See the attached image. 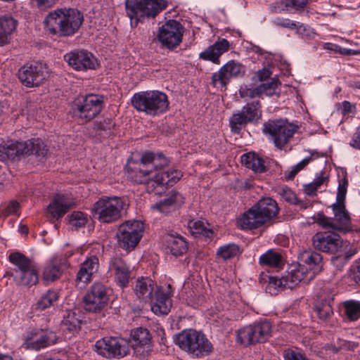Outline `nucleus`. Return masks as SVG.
Segmentation results:
<instances>
[{
  "mask_svg": "<svg viewBox=\"0 0 360 360\" xmlns=\"http://www.w3.org/2000/svg\"><path fill=\"white\" fill-rule=\"evenodd\" d=\"M347 186V181L346 179H344L342 184H339L336 202L331 205L334 214L333 218L326 217L323 213L317 214L316 222L323 229L343 233L352 230L351 218L345 205Z\"/></svg>",
  "mask_w": 360,
  "mask_h": 360,
  "instance_id": "1",
  "label": "nucleus"
},
{
  "mask_svg": "<svg viewBox=\"0 0 360 360\" xmlns=\"http://www.w3.org/2000/svg\"><path fill=\"white\" fill-rule=\"evenodd\" d=\"M83 15L75 8H60L50 13L45 18L46 30L60 36L74 34L82 25Z\"/></svg>",
  "mask_w": 360,
  "mask_h": 360,
  "instance_id": "2",
  "label": "nucleus"
},
{
  "mask_svg": "<svg viewBox=\"0 0 360 360\" xmlns=\"http://www.w3.org/2000/svg\"><path fill=\"white\" fill-rule=\"evenodd\" d=\"M278 213L276 202L271 198H263L238 219L243 229H254L270 222Z\"/></svg>",
  "mask_w": 360,
  "mask_h": 360,
  "instance_id": "3",
  "label": "nucleus"
},
{
  "mask_svg": "<svg viewBox=\"0 0 360 360\" xmlns=\"http://www.w3.org/2000/svg\"><path fill=\"white\" fill-rule=\"evenodd\" d=\"M167 165V159L162 154L144 153L139 162L128 166V178L134 183L144 184L153 180V174Z\"/></svg>",
  "mask_w": 360,
  "mask_h": 360,
  "instance_id": "4",
  "label": "nucleus"
},
{
  "mask_svg": "<svg viewBox=\"0 0 360 360\" xmlns=\"http://www.w3.org/2000/svg\"><path fill=\"white\" fill-rule=\"evenodd\" d=\"M131 102L136 110L152 116L166 112L169 107L167 95L158 91L136 93L131 98Z\"/></svg>",
  "mask_w": 360,
  "mask_h": 360,
  "instance_id": "5",
  "label": "nucleus"
},
{
  "mask_svg": "<svg viewBox=\"0 0 360 360\" xmlns=\"http://www.w3.org/2000/svg\"><path fill=\"white\" fill-rule=\"evenodd\" d=\"M174 341L182 350L198 358L209 354L212 349V345L205 336L192 329L183 330Z\"/></svg>",
  "mask_w": 360,
  "mask_h": 360,
  "instance_id": "6",
  "label": "nucleus"
},
{
  "mask_svg": "<svg viewBox=\"0 0 360 360\" xmlns=\"http://www.w3.org/2000/svg\"><path fill=\"white\" fill-rule=\"evenodd\" d=\"M127 206L124 198L117 196L103 197L94 204V211L101 222L110 224L122 217Z\"/></svg>",
  "mask_w": 360,
  "mask_h": 360,
  "instance_id": "7",
  "label": "nucleus"
},
{
  "mask_svg": "<svg viewBox=\"0 0 360 360\" xmlns=\"http://www.w3.org/2000/svg\"><path fill=\"white\" fill-rule=\"evenodd\" d=\"M125 5L131 23L135 26L145 17L154 18L167 6L164 0H126Z\"/></svg>",
  "mask_w": 360,
  "mask_h": 360,
  "instance_id": "8",
  "label": "nucleus"
},
{
  "mask_svg": "<svg viewBox=\"0 0 360 360\" xmlns=\"http://www.w3.org/2000/svg\"><path fill=\"white\" fill-rule=\"evenodd\" d=\"M297 126L287 120H269L263 125V133L269 135L276 147L282 149L292 139Z\"/></svg>",
  "mask_w": 360,
  "mask_h": 360,
  "instance_id": "9",
  "label": "nucleus"
},
{
  "mask_svg": "<svg viewBox=\"0 0 360 360\" xmlns=\"http://www.w3.org/2000/svg\"><path fill=\"white\" fill-rule=\"evenodd\" d=\"M103 103V98L98 95L89 94L77 97L72 104L73 114L84 122H89L101 112Z\"/></svg>",
  "mask_w": 360,
  "mask_h": 360,
  "instance_id": "10",
  "label": "nucleus"
},
{
  "mask_svg": "<svg viewBox=\"0 0 360 360\" xmlns=\"http://www.w3.org/2000/svg\"><path fill=\"white\" fill-rule=\"evenodd\" d=\"M143 229L141 221H127L122 224L116 234L119 246L128 251L134 249L139 243Z\"/></svg>",
  "mask_w": 360,
  "mask_h": 360,
  "instance_id": "11",
  "label": "nucleus"
},
{
  "mask_svg": "<svg viewBox=\"0 0 360 360\" xmlns=\"http://www.w3.org/2000/svg\"><path fill=\"white\" fill-rule=\"evenodd\" d=\"M313 272H307V268L301 264L292 265L288 274L281 278L269 277V285L274 288H295L300 282L309 283L313 279Z\"/></svg>",
  "mask_w": 360,
  "mask_h": 360,
  "instance_id": "12",
  "label": "nucleus"
},
{
  "mask_svg": "<svg viewBox=\"0 0 360 360\" xmlns=\"http://www.w3.org/2000/svg\"><path fill=\"white\" fill-rule=\"evenodd\" d=\"M271 325L262 321L240 329L237 333V341L245 346L265 342L271 335Z\"/></svg>",
  "mask_w": 360,
  "mask_h": 360,
  "instance_id": "13",
  "label": "nucleus"
},
{
  "mask_svg": "<svg viewBox=\"0 0 360 360\" xmlns=\"http://www.w3.org/2000/svg\"><path fill=\"white\" fill-rule=\"evenodd\" d=\"M95 350L106 358L123 357L129 352V343L122 338L105 337L98 340Z\"/></svg>",
  "mask_w": 360,
  "mask_h": 360,
  "instance_id": "14",
  "label": "nucleus"
},
{
  "mask_svg": "<svg viewBox=\"0 0 360 360\" xmlns=\"http://www.w3.org/2000/svg\"><path fill=\"white\" fill-rule=\"evenodd\" d=\"M49 75L46 64L34 62L23 65L18 71L20 82L27 87L38 86Z\"/></svg>",
  "mask_w": 360,
  "mask_h": 360,
  "instance_id": "15",
  "label": "nucleus"
},
{
  "mask_svg": "<svg viewBox=\"0 0 360 360\" xmlns=\"http://www.w3.org/2000/svg\"><path fill=\"white\" fill-rule=\"evenodd\" d=\"M184 27L175 20H169L158 30V39L163 46L172 49L182 41Z\"/></svg>",
  "mask_w": 360,
  "mask_h": 360,
  "instance_id": "16",
  "label": "nucleus"
},
{
  "mask_svg": "<svg viewBox=\"0 0 360 360\" xmlns=\"http://www.w3.org/2000/svg\"><path fill=\"white\" fill-rule=\"evenodd\" d=\"M245 72V68L242 64L235 60H230L224 65L217 72L212 75L211 83L217 89H226L231 78L241 77Z\"/></svg>",
  "mask_w": 360,
  "mask_h": 360,
  "instance_id": "17",
  "label": "nucleus"
},
{
  "mask_svg": "<svg viewBox=\"0 0 360 360\" xmlns=\"http://www.w3.org/2000/svg\"><path fill=\"white\" fill-rule=\"evenodd\" d=\"M64 59L69 66L78 71L94 70L98 66L97 59L85 50L69 52L64 56Z\"/></svg>",
  "mask_w": 360,
  "mask_h": 360,
  "instance_id": "18",
  "label": "nucleus"
},
{
  "mask_svg": "<svg viewBox=\"0 0 360 360\" xmlns=\"http://www.w3.org/2000/svg\"><path fill=\"white\" fill-rule=\"evenodd\" d=\"M83 300L85 310L91 312L101 311L108 300L105 286L101 283H94Z\"/></svg>",
  "mask_w": 360,
  "mask_h": 360,
  "instance_id": "19",
  "label": "nucleus"
},
{
  "mask_svg": "<svg viewBox=\"0 0 360 360\" xmlns=\"http://www.w3.org/2000/svg\"><path fill=\"white\" fill-rule=\"evenodd\" d=\"M312 242L316 249L330 253L338 252L342 245L340 236L335 233H316Z\"/></svg>",
  "mask_w": 360,
  "mask_h": 360,
  "instance_id": "20",
  "label": "nucleus"
},
{
  "mask_svg": "<svg viewBox=\"0 0 360 360\" xmlns=\"http://www.w3.org/2000/svg\"><path fill=\"white\" fill-rule=\"evenodd\" d=\"M99 267L98 259L96 256L87 258L82 263L75 278L76 287L84 288L92 279V276L98 271Z\"/></svg>",
  "mask_w": 360,
  "mask_h": 360,
  "instance_id": "21",
  "label": "nucleus"
},
{
  "mask_svg": "<svg viewBox=\"0 0 360 360\" xmlns=\"http://www.w3.org/2000/svg\"><path fill=\"white\" fill-rule=\"evenodd\" d=\"M108 272L120 287L127 286L130 271L129 267L122 259L119 257L112 259L109 262Z\"/></svg>",
  "mask_w": 360,
  "mask_h": 360,
  "instance_id": "22",
  "label": "nucleus"
},
{
  "mask_svg": "<svg viewBox=\"0 0 360 360\" xmlns=\"http://www.w3.org/2000/svg\"><path fill=\"white\" fill-rule=\"evenodd\" d=\"M299 264L307 269V272H313V278L319 273L323 266L321 255L310 249L300 251L298 255Z\"/></svg>",
  "mask_w": 360,
  "mask_h": 360,
  "instance_id": "23",
  "label": "nucleus"
},
{
  "mask_svg": "<svg viewBox=\"0 0 360 360\" xmlns=\"http://www.w3.org/2000/svg\"><path fill=\"white\" fill-rule=\"evenodd\" d=\"M160 288L151 278L141 277L136 281L134 292L139 300L148 303L153 300V297L155 295L156 291H158Z\"/></svg>",
  "mask_w": 360,
  "mask_h": 360,
  "instance_id": "24",
  "label": "nucleus"
},
{
  "mask_svg": "<svg viewBox=\"0 0 360 360\" xmlns=\"http://www.w3.org/2000/svg\"><path fill=\"white\" fill-rule=\"evenodd\" d=\"M183 202L184 198L181 194L176 191H171L167 194L164 200L152 205V208L160 213L169 214L174 211Z\"/></svg>",
  "mask_w": 360,
  "mask_h": 360,
  "instance_id": "25",
  "label": "nucleus"
},
{
  "mask_svg": "<svg viewBox=\"0 0 360 360\" xmlns=\"http://www.w3.org/2000/svg\"><path fill=\"white\" fill-rule=\"evenodd\" d=\"M230 44L225 39H219L200 53V58L219 64V57L229 49Z\"/></svg>",
  "mask_w": 360,
  "mask_h": 360,
  "instance_id": "26",
  "label": "nucleus"
},
{
  "mask_svg": "<svg viewBox=\"0 0 360 360\" xmlns=\"http://www.w3.org/2000/svg\"><path fill=\"white\" fill-rule=\"evenodd\" d=\"M8 259L15 266V268L11 269L10 272H6V275L13 277V280L21 276L25 270L31 268L34 265V263L28 257L18 252L11 253Z\"/></svg>",
  "mask_w": 360,
  "mask_h": 360,
  "instance_id": "27",
  "label": "nucleus"
},
{
  "mask_svg": "<svg viewBox=\"0 0 360 360\" xmlns=\"http://www.w3.org/2000/svg\"><path fill=\"white\" fill-rule=\"evenodd\" d=\"M24 142L8 141L0 144V160L6 161L13 160L16 156L27 154Z\"/></svg>",
  "mask_w": 360,
  "mask_h": 360,
  "instance_id": "28",
  "label": "nucleus"
},
{
  "mask_svg": "<svg viewBox=\"0 0 360 360\" xmlns=\"http://www.w3.org/2000/svg\"><path fill=\"white\" fill-rule=\"evenodd\" d=\"M148 303L150 304L153 312L158 315L167 314L172 307L169 295L165 292L162 288L156 291L155 295L153 297V300Z\"/></svg>",
  "mask_w": 360,
  "mask_h": 360,
  "instance_id": "29",
  "label": "nucleus"
},
{
  "mask_svg": "<svg viewBox=\"0 0 360 360\" xmlns=\"http://www.w3.org/2000/svg\"><path fill=\"white\" fill-rule=\"evenodd\" d=\"M72 202L63 195H57L48 207L49 212L53 218L62 217L72 207Z\"/></svg>",
  "mask_w": 360,
  "mask_h": 360,
  "instance_id": "30",
  "label": "nucleus"
},
{
  "mask_svg": "<svg viewBox=\"0 0 360 360\" xmlns=\"http://www.w3.org/2000/svg\"><path fill=\"white\" fill-rule=\"evenodd\" d=\"M56 335L53 332H48L34 339H27L23 344L25 348L38 351L56 342Z\"/></svg>",
  "mask_w": 360,
  "mask_h": 360,
  "instance_id": "31",
  "label": "nucleus"
},
{
  "mask_svg": "<svg viewBox=\"0 0 360 360\" xmlns=\"http://www.w3.org/2000/svg\"><path fill=\"white\" fill-rule=\"evenodd\" d=\"M17 21L11 16L0 17V46L7 44L15 30Z\"/></svg>",
  "mask_w": 360,
  "mask_h": 360,
  "instance_id": "32",
  "label": "nucleus"
},
{
  "mask_svg": "<svg viewBox=\"0 0 360 360\" xmlns=\"http://www.w3.org/2000/svg\"><path fill=\"white\" fill-rule=\"evenodd\" d=\"M131 345L136 352H139L141 347L148 349L150 345L151 336L149 331L143 328H139L131 333Z\"/></svg>",
  "mask_w": 360,
  "mask_h": 360,
  "instance_id": "33",
  "label": "nucleus"
},
{
  "mask_svg": "<svg viewBox=\"0 0 360 360\" xmlns=\"http://www.w3.org/2000/svg\"><path fill=\"white\" fill-rule=\"evenodd\" d=\"M165 242L171 253L175 256L183 255L187 250L186 242L181 236L168 233L165 237Z\"/></svg>",
  "mask_w": 360,
  "mask_h": 360,
  "instance_id": "34",
  "label": "nucleus"
},
{
  "mask_svg": "<svg viewBox=\"0 0 360 360\" xmlns=\"http://www.w3.org/2000/svg\"><path fill=\"white\" fill-rule=\"evenodd\" d=\"M241 162L256 173H262L266 170L264 160L255 153L243 154Z\"/></svg>",
  "mask_w": 360,
  "mask_h": 360,
  "instance_id": "35",
  "label": "nucleus"
},
{
  "mask_svg": "<svg viewBox=\"0 0 360 360\" xmlns=\"http://www.w3.org/2000/svg\"><path fill=\"white\" fill-rule=\"evenodd\" d=\"M259 264L273 268H281L284 264L282 255L273 250H269L259 257Z\"/></svg>",
  "mask_w": 360,
  "mask_h": 360,
  "instance_id": "36",
  "label": "nucleus"
},
{
  "mask_svg": "<svg viewBox=\"0 0 360 360\" xmlns=\"http://www.w3.org/2000/svg\"><path fill=\"white\" fill-rule=\"evenodd\" d=\"M38 271L34 264L26 270H25L21 276L14 279L15 283L19 285L32 286L38 282Z\"/></svg>",
  "mask_w": 360,
  "mask_h": 360,
  "instance_id": "37",
  "label": "nucleus"
},
{
  "mask_svg": "<svg viewBox=\"0 0 360 360\" xmlns=\"http://www.w3.org/2000/svg\"><path fill=\"white\" fill-rule=\"evenodd\" d=\"M240 111L250 122L257 121L262 115L261 104L259 101L248 103Z\"/></svg>",
  "mask_w": 360,
  "mask_h": 360,
  "instance_id": "38",
  "label": "nucleus"
},
{
  "mask_svg": "<svg viewBox=\"0 0 360 360\" xmlns=\"http://www.w3.org/2000/svg\"><path fill=\"white\" fill-rule=\"evenodd\" d=\"M26 145L25 150H27V154H34L37 156L44 157L47 153L46 146L40 139H32L25 141Z\"/></svg>",
  "mask_w": 360,
  "mask_h": 360,
  "instance_id": "39",
  "label": "nucleus"
},
{
  "mask_svg": "<svg viewBox=\"0 0 360 360\" xmlns=\"http://www.w3.org/2000/svg\"><path fill=\"white\" fill-rule=\"evenodd\" d=\"M61 275V270L59 266V262L55 259H52L44 268L43 278L47 282H53L58 279Z\"/></svg>",
  "mask_w": 360,
  "mask_h": 360,
  "instance_id": "40",
  "label": "nucleus"
},
{
  "mask_svg": "<svg viewBox=\"0 0 360 360\" xmlns=\"http://www.w3.org/2000/svg\"><path fill=\"white\" fill-rule=\"evenodd\" d=\"M272 22L274 25L276 26L290 30H295L297 33L300 34H304V32L307 31V28L303 24L292 21L288 18L278 17L274 18Z\"/></svg>",
  "mask_w": 360,
  "mask_h": 360,
  "instance_id": "41",
  "label": "nucleus"
},
{
  "mask_svg": "<svg viewBox=\"0 0 360 360\" xmlns=\"http://www.w3.org/2000/svg\"><path fill=\"white\" fill-rule=\"evenodd\" d=\"M188 227L190 229L191 234L195 237L202 235L205 237L210 238L212 235V230L206 227L204 221L200 220L190 221L188 224Z\"/></svg>",
  "mask_w": 360,
  "mask_h": 360,
  "instance_id": "42",
  "label": "nucleus"
},
{
  "mask_svg": "<svg viewBox=\"0 0 360 360\" xmlns=\"http://www.w3.org/2000/svg\"><path fill=\"white\" fill-rule=\"evenodd\" d=\"M58 297L59 296L58 292L49 290L37 302L36 308L39 310H44L48 307H50L51 306L53 305V304L58 300Z\"/></svg>",
  "mask_w": 360,
  "mask_h": 360,
  "instance_id": "43",
  "label": "nucleus"
},
{
  "mask_svg": "<svg viewBox=\"0 0 360 360\" xmlns=\"http://www.w3.org/2000/svg\"><path fill=\"white\" fill-rule=\"evenodd\" d=\"M248 123H250V121L241 111L234 113L229 121L231 131L235 133H239L241 129L245 127Z\"/></svg>",
  "mask_w": 360,
  "mask_h": 360,
  "instance_id": "44",
  "label": "nucleus"
},
{
  "mask_svg": "<svg viewBox=\"0 0 360 360\" xmlns=\"http://www.w3.org/2000/svg\"><path fill=\"white\" fill-rule=\"evenodd\" d=\"M239 247L236 244H228L221 246L217 251V255L221 259L226 260L239 254Z\"/></svg>",
  "mask_w": 360,
  "mask_h": 360,
  "instance_id": "45",
  "label": "nucleus"
},
{
  "mask_svg": "<svg viewBox=\"0 0 360 360\" xmlns=\"http://www.w3.org/2000/svg\"><path fill=\"white\" fill-rule=\"evenodd\" d=\"M63 325L67 330L70 331L76 330L79 328L80 319L79 317H77L75 312L68 311L66 314L64 315Z\"/></svg>",
  "mask_w": 360,
  "mask_h": 360,
  "instance_id": "46",
  "label": "nucleus"
},
{
  "mask_svg": "<svg viewBox=\"0 0 360 360\" xmlns=\"http://www.w3.org/2000/svg\"><path fill=\"white\" fill-rule=\"evenodd\" d=\"M345 314L351 321L357 320L360 317V302L347 301L345 302Z\"/></svg>",
  "mask_w": 360,
  "mask_h": 360,
  "instance_id": "47",
  "label": "nucleus"
},
{
  "mask_svg": "<svg viewBox=\"0 0 360 360\" xmlns=\"http://www.w3.org/2000/svg\"><path fill=\"white\" fill-rule=\"evenodd\" d=\"M87 221V215L79 211L73 212L69 217V224L75 229L84 226Z\"/></svg>",
  "mask_w": 360,
  "mask_h": 360,
  "instance_id": "48",
  "label": "nucleus"
},
{
  "mask_svg": "<svg viewBox=\"0 0 360 360\" xmlns=\"http://www.w3.org/2000/svg\"><path fill=\"white\" fill-rule=\"evenodd\" d=\"M279 84L277 78H272L269 83H264L259 86L260 95L265 94L266 96H272L276 94V90Z\"/></svg>",
  "mask_w": 360,
  "mask_h": 360,
  "instance_id": "49",
  "label": "nucleus"
},
{
  "mask_svg": "<svg viewBox=\"0 0 360 360\" xmlns=\"http://www.w3.org/2000/svg\"><path fill=\"white\" fill-rule=\"evenodd\" d=\"M259 86L250 87L248 85H243L240 87L239 95L243 98H254L261 96Z\"/></svg>",
  "mask_w": 360,
  "mask_h": 360,
  "instance_id": "50",
  "label": "nucleus"
},
{
  "mask_svg": "<svg viewBox=\"0 0 360 360\" xmlns=\"http://www.w3.org/2000/svg\"><path fill=\"white\" fill-rule=\"evenodd\" d=\"M357 347L358 344L354 342H347L343 340H338L337 344L330 345L328 348L334 352H338L341 349L354 350Z\"/></svg>",
  "mask_w": 360,
  "mask_h": 360,
  "instance_id": "51",
  "label": "nucleus"
},
{
  "mask_svg": "<svg viewBox=\"0 0 360 360\" xmlns=\"http://www.w3.org/2000/svg\"><path fill=\"white\" fill-rule=\"evenodd\" d=\"M315 312L321 320H326L333 314L331 306L326 302H321L315 307Z\"/></svg>",
  "mask_w": 360,
  "mask_h": 360,
  "instance_id": "52",
  "label": "nucleus"
},
{
  "mask_svg": "<svg viewBox=\"0 0 360 360\" xmlns=\"http://www.w3.org/2000/svg\"><path fill=\"white\" fill-rule=\"evenodd\" d=\"M114 127V123L110 119H103L102 121L96 123L95 129L100 131V135L107 136L110 134L111 129Z\"/></svg>",
  "mask_w": 360,
  "mask_h": 360,
  "instance_id": "53",
  "label": "nucleus"
},
{
  "mask_svg": "<svg viewBox=\"0 0 360 360\" xmlns=\"http://www.w3.org/2000/svg\"><path fill=\"white\" fill-rule=\"evenodd\" d=\"M165 175L167 179L164 183H166V185L168 186H172L182 176V174L180 171L172 169L165 172Z\"/></svg>",
  "mask_w": 360,
  "mask_h": 360,
  "instance_id": "54",
  "label": "nucleus"
},
{
  "mask_svg": "<svg viewBox=\"0 0 360 360\" xmlns=\"http://www.w3.org/2000/svg\"><path fill=\"white\" fill-rule=\"evenodd\" d=\"M279 194L287 202L292 204L297 203V198L295 193L289 188H283L280 190Z\"/></svg>",
  "mask_w": 360,
  "mask_h": 360,
  "instance_id": "55",
  "label": "nucleus"
},
{
  "mask_svg": "<svg viewBox=\"0 0 360 360\" xmlns=\"http://www.w3.org/2000/svg\"><path fill=\"white\" fill-rule=\"evenodd\" d=\"M326 48L338 52L345 56L357 55L360 54L359 51H354L352 49L342 48L335 44H328L326 45Z\"/></svg>",
  "mask_w": 360,
  "mask_h": 360,
  "instance_id": "56",
  "label": "nucleus"
},
{
  "mask_svg": "<svg viewBox=\"0 0 360 360\" xmlns=\"http://www.w3.org/2000/svg\"><path fill=\"white\" fill-rule=\"evenodd\" d=\"M20 209V204L15 200L11 201L6 207L3 210V214L8 217L11 214H17Z\"/></svg>",
  "mask_w": 360,
  "mask_h": 360,
  "instance_id": "57",
  "label": "nucleus"
},
{
  "mask_svg": "<svg viewBox=\"0 0 360 360\" xmlns=\"http://www.w3.org/2000/svg\"><path fill=\"white\" fill-rule=\"evenodd\" d=\"M284 358L285 360H309L300 352L292 349L285 350Z\"/></svg>",
  "mask_w": 360,
  "mask_h": 360,
  "instance_id": "58",
  "label": "nucleus"
},
{
  "mask_svg": "<svg viewBox=\"0 0 360 360\" xmlns=\"http://www.w3.org/2000/svg\"><path fill=\"white\" fill-rule=\"evenodd\" d=\"M350 146L355 149L360 150V125L352 138Z\"/></svg>",
  "mask_w": 360,
  "mask_h": 360,
  "instance_id": "59",
  "label": "nucleus"
},
{
  "mask_svg": "<svg viewBox=\"0 0 360 360\" xmlns=\"http://www.w3.org/2000/svg\"><path fill=\"white\" fill-rule=\"evenodd\" d=\"M153 174V181L156 183L158 185H166V183H164L167 181V176L165 175V172H161Z\"/></svg>",
  "mask_w": 360,
  "mask_h": 360,
  "instance_id": "60",
  "label": "nucleus"
},
{
  "mask_svg": "<svg viewBox=\"0 0 360 360\" xmlns=\"http://www.w3.org/2000/svg\"><path fill=\"white\" fill-rule=\"evenodd\" d=\"M257 75L259 81H264L271 77V71L269 68H264L262 70H259Z\"/></svg>",
  "mask_w": 360,
  "mask_h": 360,
  "instance_id": "61",
  "label": "nucleus"
},
{
  "mask_svg": "<svg viewBox=\"0 0 360 360\" xmlns=\"http://www.w3.org/2000/svg\"><path fill=\"white\" fill-rule=\"evenodd\" d=\"M317 188L312 182L304 186V191L308 195H312L316 193Z\"/></svg>",
  "mask_w": 360,
  "mask_h": 360,
  "instance_id": "62",
  "label": "nucleus"
},
{
  "mask_svg": "<svg viewBox=\"0 0 360 360\" xmlns=\"http://www.w3.org/2000/svg\"><path fill=\"white\" fill-rule=\"evenodd\" d=\"M292 3V8L297 10L304 8L307 4V0H290Z\"/></svg>",
  "mask_w": 360,
  "mask_h": 360,
  "instance_id": "63",
  "label": "nucleus"
},
{
  "mask_svg": "<svg viewBox=\"0 0 360 360\" xmlns=\"http://www.w3.org/2000/svg\"><path fill=\"white\" fill-rule=\"evenodd\" d=\"M352 278L356 283L360 284V266H357L353 269Z\"/></svg>",
  "mask_w": 360,
  "mask_h": 360,
  "instance_id": "64",
  "label": "nucleus"
}]
</instances>
